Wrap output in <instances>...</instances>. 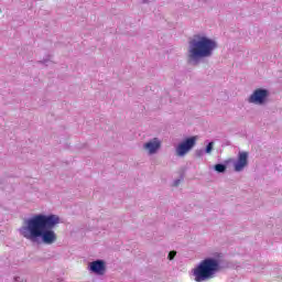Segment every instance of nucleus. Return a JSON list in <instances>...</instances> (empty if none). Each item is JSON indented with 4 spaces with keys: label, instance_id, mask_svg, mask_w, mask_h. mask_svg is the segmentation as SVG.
Segmentation results:
<instances>
[{
    "label": "nucleus",
    "instance_id": "obj_13",
    "mask_svg": "<svg viewBox=\"0 0 282 282\" xmlns=\"http://www.w3.org/2000/svg\"><path fill=\"white\" fill-rule=\"evenodd\" d=\"M1 12H2V11H1V9H0V14H1Z\"/></svg>",
    "mask_w": 282,
    "mask_h": 282
},
{
    "label": "nucleus",
    "instance_id": "obj_10",
    "mask_svg": "<svg viewBox=\"0 0 282 282\" xmlns=\"http://www.w3.org/2000/svg\"><path fill=\"white\" fill-rule=\"evenodd\" d=\"M214 142H209L206 147V153H210L213 151Z\"/></svg>",
    "mask_w": 282,
    "mask_h": 282
},
{
    "label": "nucleus",
    "instance_id": "obj_7",
    "mask_svg": "<svg viewBox=\"0 0 282 282\" xmlns=\"http://www.w3.org/2000/svg\"><path fill=\"white\" fill-rule=\"evenodd\" d=\"M90 270L95 274L102 275L105 272H107V267H105V261L96 260L90 263Z\"/></svg>",
    "mask_w": 282,
    "mask_h": 282
},
{
    "label": "nucleus",
    "instance_id": "obj_12",
    "mask_svg": "<svg viewBox=\"0 0 282 282\" xmlns=\"http://www.w3.org/2000/svg\"><path fill=\"white\" fill-rule=\"evenodd\" d=\"M181 182H182L181 180H176V181L174 182L173 186H180Z\"/></svg>",
    "mask_w": 282,
    "mask_h": 282
},
{
    "label": "nucleus",
    "instance_id": "obj_5",
    "mask_svg": "<svg viewBox=\"0 0 282 282\" xmlns=\"http://www.w3.org/2000/svg\"><path fill=\"white\" fill-rule=\"evenodd\" d=\"M268 96H270V93H268L267 89L258 88L249 97V102L253 105H264L265 100H268Z\"/></svg>",
    "mask_w": 282,
    "mask_h": 282
},
{
    "label": "nucleus",
    "instance_id": "obj_9",
    "mask_svg": "<svg viewBox=\"0 0 282 282\" xmlns=\"http://www.w3.org/2000/svg\"><path fill=\"white\" fill-rule=\"evenodd\" d=\"M215 171H217V173H224L226 171V165H224V164H216L215 165Z\"/></svg>",
    "mask_w": 282,
    "mask_h": 282
},
{
    "label": "nucleus",
    "instance_id": "obj_4",
    "mask_svg": "<svg viewBox=\"0 0 282 282\" xmlns=\"http://www.w3.org/2000/svg\"><path fill=\"white\" fill-rule=\"evenodd\" d=\"M196 142H197L196 137H191L186 139L176 148V155H178V158H184V155H186V153H188V151H191V149L195 147Z\"/></svg>",
    "mask_w": 282,
    "mask_h": 282
},
{
    "label": "nucleus",
    "instance_id": "obj_1",
    "mask_svg": "<svg viewBox=\"0 0 282 282\" xmlns=\"http://www.w3.org/2000/svg\"><path fill=\"white\" fill-rule=\"evenodd\" d=\"M61 218L56 215H35L26 221V226L21 228V235L29 241H37L42 239L46 246L55 243L57 236L53 228L58 226Z\"/></svg>",
    "mask_w": 282,
    "mask_h": 282
},
{
    "label": "nucleus",
    "instance_id": "obj_2",
    "mask_svg": "<svg viewBox=\"0 0 282 282\" xmlns=\"http://www.w3.org/2000/svg\"><path fill=\"white\" fill-rule=\"evenodd\" d=\"M217 48V43L206 36H195L189 42L188 56L191 61L197 58H208L213 56V51Z\"/></svg>",
    "mask_w": 282,
    "mask_h": 282
},
{
    "label": "nucleus",
    "instance_id": "obj_3",
    "mask_svg": "<svg viewBox=\"0 0 282 282\" xmlns=\"http://www.w3.org/2000/svg\"><path fill=\"white\" fill-rule=\"evenodd\" d=\"M219 270V261L208 258L203 260L196 269H194L195 281L204 282L215 276V272Z\"/></svg>",
    "mask_w": 282,
    "mask_h": 282
},
{
    "label": "nucleus",
    "instance_id": "obj_11",
    "mask_svg": "<svg viewBox=\"0 0 282 282\" xmlns=\"http://www.w3.org/2000/svg\"><path fill=\"white\" fill-rule=\"evenodd\" d=\"M177 254V252L176 251H171L170 253H169V259H170V261H173V259H175V256Z\"/></svg>",
    "mask_w": 282,
    "mask_h": 282
},
{
    "label": "nucleus",
    "instance_id": "obj_6",
    "mask_svg": "<svg viewBox=\"0 0 282 282\" xmlns=\"http://www.w3.org/2000/svg\"><path fill=\"white\" fill-rule=\"evenodd\" d=\"M248 166V153L241 152L238 156V161L235 163V171L237 173L243 171Z\"/></svg>",
    "mask_w": 282,
    "mask_h": 282
},
{
    "label": "nucleus",
    "instance_id": "obj_8",
    "mask_svg": "<svg viewBox=\"0 0 282 282\" xmlns=\"http://www.w3.org/2000/svg\"><path fill=\"white\" fill-rule=\"evenodd\" d=\"M160 147H162V143L158 139H154L153 141H150L144 144V149L149 151L150 155H153V153H156Z\"/></svg>",
    "mask_w": 282,
    "mask_h": 282
}]
</instances>
